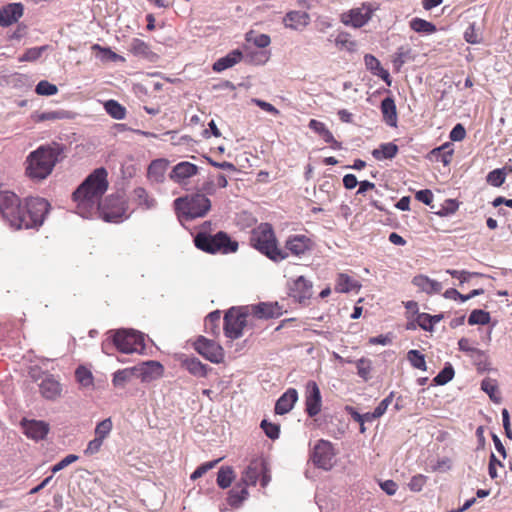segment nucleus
Segmentation results:
<instances>
[{"mask_svg": "<svg viewBox=\"0 0 512 512\" xmlns=\"http://www.w3.org/2000/svg\"><path fill=\"white\" fill-rule=\"evenodd\" d=\"M108 172L104 167L96 168L73 192V200L77 203L76 212L82 218L95 216L99 202L108 189Z\"/></svg>", "mask_w": 512, "mask_h": 512, "instance_id": "f257e3e1", "label": "nucleus"}, {"mask_svg": "<svg viewBox=\"0 0 512 512\" xmlns=\"http://www.w3.org/2000/svg\"><path fill=\"white\" fill-rule=\"evenodd\" d=\"M64 145L57 142L41 145L26 159V175L33 181L46 179L63 158Z\"/></svg>", "mask_w": 512, "mask_h": 512, "instance_id": "f03ea898", "label": "nucleus"}, {"mask_svg": "<svg viewBox=\"0 0 512 512\" xmlns=\"http://www.w3.org/2000/svg\"><path fill=\"white\" fill-rule=\"evenodd\" d=\"M107 339L102 342V351L110 355V349L114 346L123 354L144 353L146 349L144 334L134 330L121 328L118 330H109Z\"/></svg>", "mask_w": 512, "mask_h": 512, "instance_id": "7ed1b4c3", "label": "nucleus"}, {"mask_svg": "<svg viewBox=\"0 0 512 512\" xmlns=\"http://www.w3.org/2000/svg\"><path fill=\"white\" fill-rule=\"evenodd\" d=\"M250 244L275 262L282 261L288 256L287 253L278 248L274 230L269 223H261L252 230Z\"/></svg>", "mask_w": 512, "mask_h": 512, "instance_id": "20e7f679", "label": "nucleus"}, {"mask_svg": "<svg viewBox=\"0 0 512 512\" xmlns=\"http://www.w3.org/2000/svg\"><path fill=\"white\" fill-rule=\"evenodd\" d=\"M194 244L199 250L210 254H230L238 250V242L232 240L224 231L211 235L204 230H200L194 236Z\"/></svg>", "mask_w": 512, "mask_h": 512, "instance_id": "39448f33", "label": "nucleus"}, {"mask_svg": "<svg viewBox=\"0 0 512 512\" xmlns=\"http://www.w3.org/2000/svg\"><path fill=\"white\" fill-rule=\"evenodd\" d=\"M0 213L4 221L14 230L26 229L25 203L11 191H0Z\"/></svg>", "mask_w": 512, "mask_h": 512, "instance_id": "423d86ee", "label": "nucleus"}, {"mask_svg": "<svg viewBox=\"0 0 512 512\" xmlns=\"http://www.w3.org/2000/svg\"><path fill=\"white\" fill-rule=\"evenodd\" d=\"M174 208L180 219L189 221L203 217L211 208L210 199L201 193L179 197L174 200Z\"/></svg>", "mask_w": 512, "mask_h": 512, "instance_id": "0eeeda50", "label": "nucleus"}, {"mask_svg": "<svg viewBox=\"0 0 512 512\" xmlns=\"http://www.w3.org/2000/svg\"><path fill=\"white\" fill-rule=\"evenodd\" d=\"M127 203L123 193L111 194L103 202H99L97 212L105 222L120 223L129 218L126 214Z\"/></svg>", "mask_w": 512, "mask_h": 512, "instance_id": "6e6552de", "label": "nucleus"}, {"mask_svg": "<svg viewBox=\"0 0 512 512\" xmlns=\"http://www.w3.org/2000/svg\"><path fill=\"white\" fill-rule=\"evenodd\" d=\"M249 311L246 306L231 307L224 315V333L230 339H238L248 324Z\"/></svg>", "mask_w": 512, "mask_h": 512, "instance_id": "1a4fd4ad", "label": "nucleus"}, {"mask_svg": "<svg viewBox=\"0 0 512 512\" xmlns=\"http://www.w3.org/2000/svg\"><path fill=\"white\" fill-rule=\"evenodd\" d=\"M50 203L41 197H27L25 199L26 229L41 227L50 211Z\"/></svg>", "mask_w": 512, "mask_h": 512, "instance_id": "9d476101", "label": "nucleus"}, {"mask_svg": "<svg viewBox=\"0 0 512 512\" xmlns=\"http://www.w3.org/2000/svg\"><path fill=\"white\" fill-rule=\"evenodd\" d=\"M335 451L330 441L319 440L312 451L311 460L315 466L323 470H330L333 466Z\"/></svg>", "mask_w": 512, "mask_h": 512, "instance_id": "9b49d317", "label": "nucleus"}, {"mask_svg": "<svg viewBox=\"0 0 512 512\" xmlns=\"http://www.w3.org/2000/svg\"><path fill=\"white\" fill-rule=\"evenodd\" d=\"M194 349L212 363H220L224 358L223 348L214 340L199 336L193 344Z\"/></svg>", "mask_w": 512, "mask_h": 512, "instance_id": "f8f14e48", "label": "nucleus"}, {"mask_svg": "<svg viewBox=\"0 0 512 512\" xmlns=\"http://www.w3.org/2000/svg\"><path fill=\"white\" fill-rule=\"evenodd\" d=\"M322 397L320 389L315 381L306 384L305 411L309 417H315L321 411Z\"/></svg>", "mask_w": 512, "mask_h": 512, "instance_id": "ddd939ff", "label": "nucleus"}, {"mask_svg": "<svg viewBox=\"0 0 512 512\" xmlns=\"http://www.w3.org/2000/svg\"><path fill=\"white\" fill-rule=\"evenodd\" d=\"M372 12L369 5L363 4L359 8L351 9L348 13L342 14L341 21L346 26L360 28L368 23L372 17Z\"/></svg>", "mask_w": 512, "mask_h": 512, "instance_id": "4468645a", "label": "nucleus"}, {"mask_svg": "<svg viewBox=\"0 0 512 512\" xmlns=\"http://www.w3.org/2000/svg\"><path fill=\"white\" fill-rule=\"evenodd\" d=\"M250 316L257 319H272L280 317L283 313L282 307L278 302H260L258 304L246 306Z\"/></svg>", "mask_w": 512, "mask_h": 512, "instance_id": "2eb2a0df", "label": "nucleus"}, {"mask_svg": "<svg viewBox=\"0 0 512 512\" xmlns=\"http://www.w3.org/2000/svg\"><path fill=\"white\" fill-rule=\"evenodd\" d=\"M265 471V460L263 458L253 459L243 470L239 483L245 486H255L261 473Z\"/></svg>", "mask_w": 512, "mask_h": 512, "instance_id": "dca6fc26", "label": "nucleus"}, {"mask_svg": "<svg viewBox=\"0 0 512 512\" xmlns=\"http://www.w3.org/2000/svg\"><path fill=\"white\" fill-rule=\"evenodd\" d=\"M312 282L304 276H299L290 286L289 295L299 303H305L312 296Z\"/></svg>", "mask_w": 512, "mask_h": 512, "instance_id": "f3484780", "label": "nucleus"}, {"mask_svg": "<svg viewBox=\"0 0 512 512\" xmlns=\"http://www.w3.org/2000/svg\"><path fill=\"white\" fill-rule=\"evenodd\" d=\"M24 434L35 441L43 440L49 432V424L40 420H27L21 421Z\"/></svg>", "mask_w": 512, "mask_h": 512, "instance_id": "a211bd4d", "label": "nucleus"}, {"mask_svg": "<svg viewBox=\"0 0 512 512\" xmlns=\"http://www.w3.org/2000/svg\"><path fill=\"white\" fill-rule=\"evenodd\" d=\"M197 173L198 167L195 164L182 161L172 168L169 177L173 182L183 185L189 178L195 176Z\"/></svg>", "mask_w": 512, "mask_h": 512, "instance_id": "6ab92c4d", "label": "nucleus"}, {"mask_svg": "<svg viewBox=\"0 0 512 512\" xmlns=\"http://www.w3.org/2000/svg\"><path fill=\"white\" fill-rule=\"evenodd\" d=\"M137 377L141 378L143 382H148L162 377L164 368L163 365L154 360L143 362L136 366Z\"/></svg>", "mask_w": 512, "mask_h": 512, "instance_id": "aec40b11", "label": "nucleus"}, {"mask_svg": "<svg viewBox=\"0 0 512 512\" xmlns=\"http://www.w3.org/2000/svg\"><path fill=\"white\" fill-rule=\"evenodd\" d=\"M39 391L47 400H55L61 395V384L51 374H45L39 383Z\"/></svg>", "mask_w": 512, "mask_h": 512, "instance_id": "412c9836", "label": "nucleus"}, {"mask_svg": "<svg viewBox=\"0 0 512 512\" xmlns=\"http://www.w3.org/2000/svg\"><path fill=\"white\" fill-rule=\"evenodd\" d=\"M24 6L20 2L10 3L0 9V26L8 27L22 17Z\"/></svg>", "mask_w": 512, "mask_h": 512, "instance_id": "4be33fe9", "label": "nucleus"}, {"mask_svg": "<svg viewBox=\"0 0 512 512\" xmlns=\"http://www.w3.org/2000/svg\"><path fill=\"white\" fill-rule=\"evenodd\" d=\"M298 400V392L295 388L287 389L275 403V413L284 415L290 412Z\"/></svg>", "mask_w": 512, "mask_h": 512, "instance_id": "5701e85b", "label": "nucleus"}, {"mask_svg": "<svg viewBox=\"0 0 512 512\" xmlns=\"http://www.w3.org/2000/svg\"><path fill=\"white\" fill-rule=\"evenodd\" d=\"M283 22L286 28L302 30L309 24L310 16L305 11L293 10L286 13Z\"/></svg>", "mask_w": 512, "mask_h": 512, "instance_id": "b1692460", "label": "nucleus"}, {"mask_svg": "<svg viewBox=\"0 0 512 512\" xmlns=\"http://www.w3.org/2000/svg\"><path fill=\"white\" fill-rule=\"evenodd\" d=\"M412 284L416 286L420 291L426 294H437L441 292L443 286L442 283L429 278L426 275L419 274L413 277Z\"/></svg>", "mask_w": 512, "mask_h": 512, "instance_id": "393cba45", "label": "nucleus"}, {"mask_svg": "<svg viewBox=\"0 0 512 512\" xmlns=\"http://www.w3.org/2000/svg\"><path fill=\"white\" fill-rule=\"evenodd\" d=\"M311 240L305 235L290 236L285 244V248L295 256H301L310 250Z\"/></svg>", "mask_w": 512, "mask_h": 512, "instance_id": "a878e982", "label": "nucleus"}, {"mask_svg": "<svg viewBox=\"0 0 512 512\" xmlns=\"http://www.w3.org/2000/svg\"><path fill=\"white\" fill-rule=\"evenodd\" d=\"M364 63L366 69L369 70L374 76L381 78L388 86L391 85V77L388 70L384 69L380 61L372 54L364 56Z\"/></svg>", "mask_w": 512, "mask_h": 512, "instance_id": "bb28decb", "label": "nucleus"}, {"mask_svg": "<svg viewBox=\"0 0 512 512\" xmlns=\"http://www.w3.org/2000/svg\"><path fill=\"white\" fill-rule=\"evenodd\" d=\"M243 58V53L239 49H234L224 57L219 58L213 63L212 69L215 72H222L239 63Z\"/></svg>", "mask_w": 512, "mask_h": 512, "instance_id": "cd10ccee", "label": "nucleus"}, {"mask_svg": "<svg viewBox=\"0 0 512 512\" xmlns=\"http://www.w3.org/2000/svg\"><path fill=\"white\" fill-rule=\"evenodd\" d=\"M381 112L383 115V120L390 127L397 126V109L395 101L392 97H385L381 101Z\"/></svg>", "mask_w": 512, "mask_h": 512, "instance_id": "c85d7f7f", "label": "nucleus"}, {"mask_svg": "<svg viewBox=\"0 0 512 512\" xmlns=\"http://www.w3.org/2000/svg\"><path fill=\"white\" fill-rule=\"evenodd\" d=\"M168 167V161L165 159L153 160L148 166V178L156 183H161L164 180L165 172Z\"/></svg>", "mask_w": 512, "mask_h": 512, "instance_id": "c756f323", "label": "nucleus"}, {"mask_svg": "<svg viewBox=\"0 0 512 512\" xmlns=\"http://www.w3.org/2000/svg\"><path fill=\"white\" fill-rule=\"evenodd\" d=\"M399 151L398 146L393 142L381 143L378 148L372 150L371 155L377 161L391 160Z\"/></svg>", "mask_w": 512, "mask_h": 512, "instance_id": "7c9ffc66", "label": "nucleus"}, {"mask_svg": "<svg viewBox=\"0 0 512 512\" xmlns=\"http://www.w3.org/2000/svg\"><path fill=\"white\" fill-rule=\"evenodd\" d=\"M129 51L136 57L152 60L155 54L150 49V46L139 38H133L129 44Z\"/></svg>", "mask_w": 512, "mask_h": 512, "instance_id": "2f4dec72", "label": "nucleus"}, {"mask_svg": "<svg viewBox=\"0 0 512 512\" xmlns=\"http://www.w3.org/2000/svg\"><path fill=\"white\" fill-rule=\"evenodd\" d=\"M182 366L195 377H206L210 367L196 357L185 358Z\"/></svg>", "mask_w": 512, "mask_h": 512, "instance_id": "473e14b6", "label": "nucleus"}, {"mask_svg": "<svg viewBox=\"0 0 512 512\" xmlns=\"http://www.w3.org/2000/svg\"><path fill=\"white\" fill-rule=\"evenodd\" d=\"M249 492L245 486L239 482L229 491L227 503L233 508H239L248 498Z\"/></svg>", "mask_w": 512, "mask_h": 512, "instance_id": "72a5a7b5", "label": "nucleus"}, {"mask_svg": "<svg viewBox=\"0 0 512 512\" xmlns=\"http://www.w3.org/2000/svg\"><path fill=\"white\" fill-rule=\"evenodd\" d=\"M134 377H137L136 366L120 369L113 373L112 383L116 388H124Z\"/></svg>", "mask_w": 512, "mask_h": 512, "instance_id": "f704fd0d", "label": "nucleus"}, {"mask_svg": "<svg viewBox=\"0 0 512 512\" xmlns=\"http://www.w3.org/2000/svg\"><path fill=\"white\" fill-rule=\"evenodd\" d=\"M360 287L357 281H354L347 274L341 273L336 279L335 291L338 293H349L358 290Z\"/></svg>", "mask_w": 512, "mask_h": 512, "instance_id": "c9c22d12", "label": "nucleus"}, {"mask_svg": "<svg viewBox=\"0 0 512 512\" xmlns=\"http://www.w3.org/2000/svg\"><path fill=\"white\" fill-rule=\"evenodd\" d=\"M135 200L137 201L138 205L142 207L145 210H151L156 208L157 201L155 198L151 197L146 189L143 187H137L133 191Z\"/></svg>", "mask_w": 512, "mask_h": 512, "instance_id": "e433bc0d", "label": "nucleus"}, {"mask_svg": "<svg viewBox=\"0 0 512 512\" xmlns=\"http://www.w3.org/2000/svg\"><path fill=\"white\" fill-rule=\"evenodd\" d=\"M453 149L451 148L450 143H444L439 147L434 148L430 154L435 158L436 161L443 163V165L447 166L450 164L453 155Z\"/></svg>", "mask_w": 512, "mask_h": 512, "instance_id": "4c0bfd02", "label": "nucleus"}, {"mask_svg": "<svg viewBox=\"0 0 512 512\" xmlns=\"http://www.w3.org/2000/svg\"><path fill=\"white\" fill-rule=\"evenodd\" d=\"M410 28L417 32V33H423V34H433L437 31V28L435 24H433L430 21H427L425 19L415 17L413 18L410 23Z\"/></svg>", "mask_w": 512, "mask_h": 512, "instance_id": "58836bf2", "label": "nucleus"}, {"mask_svg": "<svg viewBox=\"0 0 512 512\" xmlns=\"http://www.w3.org/2000/svg\"><path fill=\"white\" fill-rule=\"evenodd\" d=\"M32 118L35 122L55 121L59 119L69 118V112L65 110L44 111L40 113H35L32 116Z\"/></svg>", "mask_w": 512, "mask_h": 512, "instance_id": "ea45409f", "label": "nucleus"}, {"mask_svg": "<svg viewBox=\"0 0 512 512\" xmlns=\"http://www.w3.org/2000/svg\"><path fill=\"white\" fill-rule=\"evenodd\" d=\"M234 478L235 475L232 467L223 466L218 470L216 482L220 488L226 489L230 487Z\"/></svg>", "mask_w": 512, "mask_h": 512, "instance_id": "a19ab883", "label": "nucleus"}, {"mask_svg": "<svg viewBox=\"0 0 512 512\" xmlns=\"http://www.w3.org/2000/svg\"><path fill=\"white\" fill-rule=\"evenodd\" d=\"M104 108L106 112L116 120H122L125 118L126 110L125 108L118 103L116 100L110 99L107 100L104 104Z\"/></svg>", "mask_w": 512, "mask_h": 512, "instance_id": "79ce46f5", "label": "nucleus"}, {"mask_svg": "<svg viewBox=\"0 0 512 512\" xmlns=\"http://www.w3.org/2000/svg\"><path fill=\"white\" fill-rule=\"evenodd\" d=\"M455 375L454 368L451 363L446 362L443 369L434 377L435 385L443 386L450 382Z\"/></svg>", "mask_w": 512, "mask_h": 512, "instance_id": "37998d69", "label": "nucleus"}, {"mask_svg": "<svg viewBox=\"0 0 512 512\" xmlns=\"http://www.w3.org/2000/svg\"><path fill=\"white\" fill-rule=\"evenodd\" d=\"M407 360L409 361L410 365L415 368L422 371L427 370V365L425 361V355L422 354L419 350L412 349L407 352Z\"/></svg>", "mask_w": 512, "mask_h": 512, "instance_id": "c03bdc74", "label": "nucleus"}, {"mask_svg": "<svg viewBox=\"0 0 512 512\" xmlns=\"http://www.w3.org/2000/svg\"><path fill=\"white\" fill-rule=\"evenodd\" d=\"M464 40L469 44H480L483 40L480 29L476 26V23H470L463 34Z\"/></svg>", "mask_w": 512, "mask_h": 512, "instance_id": "a18cd8bd", "label": "nucleus"}, {"mask_svg": "<svg viewBox=\"0 0 512 512\" xmlns=\"http://www.w3.org/2000/svg\"><path fill=\"white\" fill-rule=\"evenodd\" d=\"M490 314L482 309L473 310L468 317L469 325H486L490 322Z\"/></svg>", "mask_w": 512, "mask_h": 512, "instance_id": "49530a36", "label": "nucleus"}, {"mask_svg": "<svg viewBox=\"0 0 512 512\" xmlns=\"http://www.w3.org/2000/svg\"><path fill=\"white\" fill-rule=\"evenodd\" d=\"M335 44L339 49H345L350 52L356 49V42L351 40L350 34L347 32H340L335 38Z\"/></svg>", "mask_w": 512, "mask_h": 512, "instance_id": "de8ad7c7", "label": "nucleus"}, {"mask_svg": "<svg viewBox=\"0 0 512 512\" xmlns=\"http://www.w3.org/2000/svg\"><path fill=\"white\" fill-rule=\"evenodd\" d=\"M357 374L364 381H368L371 378L372 362L370 359L361 358L356 362Z\"/></svg>", "mask_w": 512, "mask_h": 512, "instance_id": "09e8293b", "label": "nucleus"}, {"mask_svg": "<svg viewBox=\"0 0 512 512\" xmlns=\"http://www.w3.org/2000/svg\"><path fill=\"white\" fill-rule=\"evenodd\" d=\"M506 179L505 169H494L487 174L486 181L493 187H500Z\"/></svg>", "mask_w": 512, "mask_h": 512, "instance_id": "8fccbe9b", "label": "nucleus"}, {"mask_svg": "<svg viewBox=\"0 0 512 512\" xmlns=\"http://www.w3.org/2000/svg\"><path fill=\"white\" fill-rule=\"evenodd\" d=\"M113 423L111 418L100 421L95 427V437L105 440L111 433Z\"/></svg>", "mask_w": 512, "mask_h": 512, "instance_id": "3c124183", "label": "nucleus"}, {"mask_svg": "<svg viewBox=\"0 0 512 512\" xmlns=\"http://www.w3.org/2000/svg\"><path fill=\"white\" fill-rule=\"evenodd\" d=\"M260 427L262 428V430L264 431L265 435L268 438H270L272 440H275V439L279 438V435H280V426H279V424L272 423V422H269L266 419H263L261 421Z\"/></svg>", "mask_w": 512, "mask_h": 512, "instance_id": "603ef678", "label": "nucleus"}, {"mask_svg": "<svg viewBox=\"0 0 512 512\" xmlns=\"http://www.w3.org/2000/svg\"><path fill=\"white\" fill-rule=\"evenodd\" d=\"M35 92L41 96H52L58 92V88L47 80H41L36 85Z\"/></svg>", "mask_w": 512, "mask_h": 512, "instance_id": "864d4df0", "label": "nucleus"}, {"mask_svg": "<svg viewBox=\"0 0 512 512\" xmlns=\"http://www.w3.org/2000/svg\"><path fill=\"white\" fill-rule=\"evenodd\" d=\"M221 319V312L219 310L212 311L205 319V328L211 333H215Z\"/></svg>", "mask_w": 512, "mask_h": 512, "instance_id": "5fc2aeb1", "label": "nucleus"}, {"mask_svg": "<svg viewBox=\"0 0 512 512\" xmlns=\"http://www.w3.org/2000/svg\"><path fill=\"white\" fill-rule=\"evenodd\" d=\"M446 273L451 275L453 278L458 279L461 284L467 282L471 277H476V276L482 275L477 272H469L466 270H454V269H447Z\"/></svg>", "mask_w": 512, "mask_h": 512, "instance_id": "6e6d98bb", "label": "nucleus"}, {"mask_svg": "<svg viewBox=\"0 0 512 512\" xmlns=\"http://www.w3.org/2000/svg\"><path fill=\"white\" fill-rule=\"evenodd\" d=\"M481 389L489 395L491 400L495 402H498L500 400V398L496 396L497 385L495 384V381L488 378L482 380Z\"/></svg>", "mask_w": 512, "mask_h": 512, "instance_id": "4d7b16f0", "label": "nucleus"}, {"mask_svg": "<svg viewBox=\"0 0 512 512\" xmlns=\"http://www.w3.org/2000/svg\"><path fill=\"white\" fill-rule=\"evenodd\" d=\"M459 207V204L454 199H447L445 201V204L441 207L439 211L436 212V214L440 217H446L449 215L454 214Z\"/></svg>", "mask_w": 512, "mask_h": 512, "instance_id": "13d9d810", "label": "nucleus"}, {"mask_svg": "<svg viewBox=\"0 0 512 512\" xmlns=\"http://www.w3.org/2000/svg\"><path fill=\"white\" fill-rule=\"evenodd\" d=\"M410 49H405L403 47L398 48L395 57L393 59V64L397 69H400L406 61L410 58Z\"/></svg>", "mask_w": 512, "mask_h": 512, "instance_id": "bf43d9fd", "label": "nucleus"}, {"mask_svg": "<svg viewBox=\"0 0 512 512\" xmlns=\"http://www.w3.org/2000/svg\"><path fill=\"white\" fill-rule=\"evenodd\" d=\"M220 461V459H216L213 461H209L206 463L201 464L196 468V470L191 474L190 478L191 480H196L200 477H202L207 471L214 468L215 465Z\"/></svg>", "mask_w": 512, "mask_h": 512, "instance_id": "052dcab7", "label": "nucleus"}, {"mask_svg": "<svg viewBox=\"0 0 512 512\" xmlns=\"http://www.w3.org/2000/svg\"><path fill=\"white\" fill-rule=\"evenodd\" d=\"M75 375L81 385L89 386L92 384L93 376L89 370L79 367L76 369Z\"/></svg>", "mask_w": 512, "mask_h": 512, "instance_id": "680f3d73", "label": "nucleus"}, {"mask_svg": "<svg viewBox=\"0 0 512 512\" xmlns=\"http://www.w3.org/2000/svg\"><path fill=\"white\" fill-rule=\"evenodd\" d=\"M44 50L45 46L29 48L20 57V61H35L41 57Z\"/></svg>", "mask_w": 512, "mask_h": 512, "instance_id": "e2e57ef3", "label": "nucleus"}, {"mask_svg": "<svg viewBox=\"0 0 512 512\" xmlns=\"http://www.w3.org/2000/svg\"><path fill=\"white\" fill-rule=\"evenodd\" d=\"M79 459V457L75 454H69L65 456L62 460H60L58 463L52 466L51 471L53 474L61 471L62 469L66 468L68 465L76 462Z\"/></svg>", "mask_w": 512, "mask_h": 512, "instance_id": "0e129e2a", "label": "nucleus"}, {"mask_svg": "<svg viewBox=\"0 0 512 512\" xmlns=\"http://www.w3.org/2000/svg\"><path fill=\"white\" fill-rule=\"evenodd\" d=\"M104 440L95 437L94 439L90 440L87 444V447L84 450V454L86 456H92L97 454L103 445Z\"/></svg>", "mask_w": 512, "mask_h": 512, "instance_id": "69168bd1", "label": "nucleus"}, {"mask_svg": "<svg viewBox=\"0 0 512 512\" xmlns=\"http://www.w3.org/2000/svg\"><path fill=\"white\" fill-rule=\"evenodd\" d=\"M418 326L424 331L432 332L431 315L428 313H418L416 318Z\"/></svg>", "mask_w": 512, "mask_h": 512, "instance_id": "338daca9", "label": "nucleus"}, {"mask_svg": "<svg viewBox=\"0 0 512 512\" xmlns=\"http://www.w3.org/2000/svg\"><path fill=\"white\" fill-rule=\"evenodd\" d=\"M426 480L427 477L422 474L415 475L411 478L410 482L408 483V487L410 488L411 491L419 492L424 487Z\"/></svg>", "mask_w": 512, "mask_h": 512, "instance_id": "774afa93", "label": "nucleus"}]
</instances>
